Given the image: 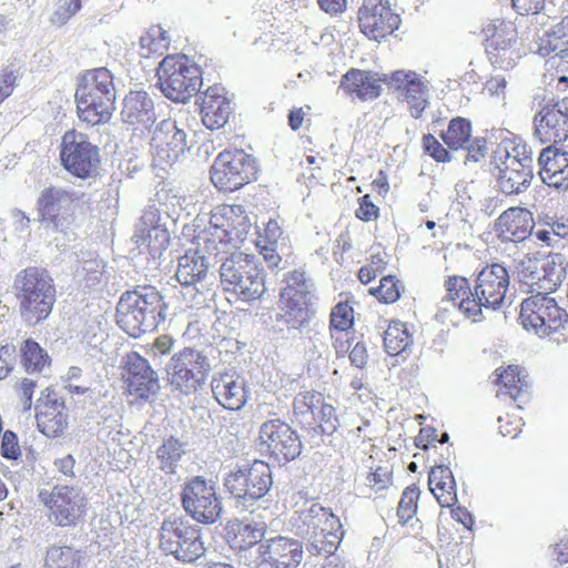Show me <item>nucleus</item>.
I'll list each match as a JSON object with an SVG mask.
<instances>
[{"mask_svg": "<svg viewBox=\"0 0 568 568\" xmlns=\"http://www.w3.org/2000/svg\"><path fill=\"white\" fill-rule=\"evenodd\" d=\"M252 223L241 205L222 204L211 211L209 226L195 236L196 248L179 258L175 277L181 285L199 284L207 273L205 254L217 257L237 248L251 231Z\"/></svg>", "mask_w": 568, "mask_h": 568, "instance_id": "nucleus-1", "label": "nucleus"}, {"mask_svg": "<svg viewBox=\"0 0 568 568\" xmlns=\"http://www.w3.org/2000/svg\"><path fill=\"white\" fill-rule=\"evenodd\" d=\"M163 296L153 286L128 291L116 305V322L132 337L154 331L166 317Z\"/></svg>", "mask_w": 568, "mask_h": 568, "instance_id": "nucleus-2", "label": "nucleus"}, {"mask_svg": "<svg viewBox=\"0 0 568 568\" xmlns=\"http://www.w3.org/2000/svg\"><path fill=\"white\" fill-rule=\"evenodd\" d=\"M291 524L313 555H333L344 535L339 518L317 503L296 511Z\"/></svg>", "mask_w": 568, "mask_h": 568, "instance_id": "nucleus-3", "label": "nucleus"}, {"mask_svg": "<svg viewBox=\"0 0 568 568\" xmlns=\"http://www.w3.org/2000/svg\"><path fill=\"white\" fill-rule=\"evenodd\" d=\"M12 290L26 322L39 323L52 312L55 287L47 270L29 266L20 271L14 277Z\"/></svg>", "mask_w": 568, "mask_h": 568, "instance_id": "nucleus-4", "label": "nucleus"}, {"mask_svg": "<svg viewBox=\"0 0 568 568\" xmlns=\"http://www.w3.org/2000/svg\"><path fill=\"white\" fill-rule=\"evenodd\" d=\"M115 87L111 72L98 68L85 72L75 91L78 115L91 125L109 121L114 110Z\"/></svg>", "mask_w": 568, "mask_h": 568, "instance_id": "nucleus-5", "label": "nucleus"}, {"mask_svg": "<svg viewBox=\"0 0 568 568\" xmlns=\"http://www.w3.org/2000/svg\"><path fill=\"white\" fill-rule=\"evenodd\" d=\"M220 266L221 285L244 302L261 300L266 292L265 274L255 255L229 252Z\"/></svg>", "mask_w": 568, "mask_h": 568, "instance_id": "nucleus-6", "label": "nucleus"}, {"mask_svg": "<svg viewBox=\"0 0 568 568\" xmlns=\"http://www.w3.org/2000/svg\"><path fill=\"white\" fill-rule=\"evenodd\" d=\"M473 290V297L465 298L460 312L473 322H480L484 308L497 311L506 304L509 274L501 264L487 265L477 274Z\"/></svg>", "mask_w": 568, "mask_h": 568, "instance_id": "nucleus-7", "label": "nucleus"}, {"mask_svg": "<svg viewBox=\"0 0 568 568\" xmlns=\"http://www.w3.org/2000/svg\"><path fill=\"white\" fill-rule=\"evenodd\" d=\"M156 77L162 93L174 102H187L202 85L200 68L185 55L165 57L158 68Z\"/></svg>", "mask_w": 568, "mask_h": 568, "instance_id": "nucleus-8", "label": "nucleus"}, {"mask_svg": "<svg viewBox=\"0 0 568 568\" xmlns=\"http://www.w3.org/2000/svg\"><path fill=\"white\" fill-rule=\"evenodd\" d=\"M519 320L526 329L546 337L566 328L568 313L549 293H537L521 302Z\"/></svg>", "mask_w": 568, "mask_h": 568, "instance_id": "nucleus-9", "label": "nucleus"}, {"mask_svg": "<svg viewBox=\"0 0 568 568\" xmlns=\"http://www.w3.org/2000/svg\"><path fill=\"white\" fill-rule=\"evenodd\" d=\"M160 548L183 562H193L204 554L199 529L182 516H168L160 528Z\"/></svg>", "mask_w": 568, "mask_h": 568, "instance_id": "nucleus-10", "label": "nucleus"}, {"mask_svg": "<svg viewBox=\"0 0 568 568\" xmlns=\"http://www.w3.org/2000/svg\"><path fill=\"white\" fill-rule=\"evenodd\" d=\"M210 371L209 358L191 347L175 353L166 365L171 386L183 394L196 392L205 383Z\"/></svg>", "mask_w": 568, "mask_h": 568, "instance_id": "nucleus-11", "label": "nucleus"}, {"mask_svg": "<svg viewBox=\"0 0 568 568\" xmlns=\"http://www.w3.org/2000/svg\"><path fill=\"white\" fill-rule=\"evenodd\" d=\"M210 173L219 190L232 192L255 178V160L242 150L224 151L214 160Z\"/></svg>", "mask_w": 568, "mask_h": 568, "instance_id": "nucleus-12", "label": "nucleus"}, {"mask_svg": "<svg viewBox=\"0 0 568 568\" xmlns=\"http://www.w3.org/2000/svg\"><path fill=\"white\" fill-rule=\"evenodd\" d=\"M182 505L193 519L203 524L215 523L222 513L215 483L201 476L192 477L184 484Z\"/></svg>", "mask_w": 568, "mask_h": 568, "instance_id": "nucleus-13", "label": "nucleus"}, {"mask_svg": "<svg viewBox=\"0 0 568 568\" xmlns=\"http://www.w3.org/2000/svg\"><path fill=\"white\" fill-rule=\"evenodd\" d=\"M40 501L49 509L50 520L59 527L77 526L85 515L87 499L77 488L55 486L39 493Z\"/></svg>", "mask_w": 568, "mask_h": 568, "instance_id": "nucleus-14", "label": "nucleus"}, {"mask_svg": "<svg viewBox=\"0 0 568 568\" xmlns=\"http://www.w3.org/2000/svg\"><path fill=\"white\" fill-rule=\"evenodd\" d=\"M60 158L64 169L81 179L92 176L100 163L98 146L85 134L75 130L68 131L62 136Z\"/></svg>", "mask_w": 568, "mask_h": 568, "instance_id": "nucleus-15", "label": "nucleus"}, {"mask_svg": "<svg viewBox=\"0 0 568 568\" xmlns=\"http://www.w3.org/2000/svg\"><path fill=\"white\" fill-rule=\"evenodd\" d=\"M150 152L159 166L171 165L187 149L185 131L173 119H163L150 128Z\"/></svg>", "mask_w": 568, "mask_h": 568, "instance_id": "nucleus-16", "label": "nucleus"}, {"mask_svg": "<svg viewBox=\"0 0 568 568\" xmlns=\"http://www.w3.org/2000/svg\"><path fill=\"white\" fill-rule=\"evenodd\" d=\"M271 485V468L262 460H254L250 467L230 473L224 480L226 489L236 498L244 500L263 497Z\"/></svg>", "mask_w": 568, "mask_h": 568, "instance_id": "nucleus-17", "label": "nucleus"}, {"mask_svg": "<svg viewBox=\"0 0 568 568\" xmlns=\"http://www.w3.org/2000/svg\"><path fill=\"white\" fill-rule=\"evenodd\" d=\"M260 446L277 462L295 459L301 454L302 442L291 426L280 419H271L261 425Z\"/></svg>", "mask_w": 568, "mask_h": 568, "instance_id": "nucleus-18", "label": "nucleus"}, {"mask_svg": "<svg viewBox=\"0 0 568 568\" xmlns=\"http://www.w3.org/2000/svg\"><path fill=\"white\" fill-rule=\"evenodd\" d=\"M388 87L407 104L409 114L419 119L429 104V82L412 70H397L389 75Z\"/></svg>", "mask_w": 568, "mask_h": 568, "instance_id": "nucleus-19", "label": "nucleus"}, {"mask_svg": "<svg viewBox=\"0 0 568 568\" xmlns=\"http://www.w3.org/2000/svg\"><path fill=\"white\" fill-rule=\"evenodd\" d=\"M400 23L388 0H364L358 10L361 31L369 39L379 40L393 33Z\"/></svg>", "mask_w": 568, "mask_h": 568, "instance_id": "nucleus-20", "label": "nucleus"}, {"mask_svg": "<svg viewBox=\"0 0 568 568\" xmlns=\"http://www.w3.org/2000/svg\"><path fill=\"white\" fill-rule=\"evenodd\" d=\"M123 369L131 395L143 399L156 395L160 389L159 377L148 359L136 352H131L124 358Z\"/></svg>", "mask_w": 568, "mask_h": 568, "instance_id": "nucleus-21", "label": "nucleus"}, {"mask_svg": "<svg viewBox=\"0 0 568 568\" xmlns=\"http://www.w3.org/2000/svg\"><path fill=\"white\" fill-rule=\"evenodd\" d=\"M36 418L39 430L50 438L60 437L68 428L65 406L53 389L47 387L36 405Z\"/></svg>", "mask_w": 568, "mask_h": 568, "instance_id": "nucleus-22", "label": "nucleus"}, {"mask_svg": "<svg viewBox=\"0 0 568 568\" xmlns=\"http://www.w3.org/2000/svg\"><path fill=\"white\" fill-rule=\"evenodd\" d=\"M535 134L544 143L568 139V102L558 101L545 105L535 116Z\"/></svg>", "mask_w": 568, "mask_h": 568, "instance_id": "nucleus-23", "label": "nucleus"}, {"mask_svg": "<svg viewBox=\"0 0 568 568\" xmlns=\"http://www.w3.org/2000/svg\"><path fill=\"white\" fill-rule=\"evenodd\" d=\"M77 197L73 192L59 186L45 187L38 199V210L43 222L62 229Z\"/></svg>", "mask_w": 568, "mask_h": 568, "instance_id": "nucleus-24", "label": "nucleus"}, {"mask_svg": "<svg viewBox=\"0 0 568 568\" xmlns=\"http://www.w3.org/2000/svg\"><path fill=\"white\" fill-rule=\"evenodd\" d=\"M133 240L138 245H145L152 256L160 255L166 248L170 235L155 205H149L143 211Z\"/></svg>", "mask_w": 568, "mask_h": 568, "instance_id": "nucleus-25", "label": "nucleus"}, {"mask_svg": "<svg viewBox=\"0 0 568 568\" xmlns=\"http://www.w3.org/2000/svg\"><path fill=\"white\" fill-rule=\"evenodd\" d=\"M215 400L229 410H241L248 398L245 377L236 372H225L215 375L211 382Z\"/></svg>", "mask_w": 568, "mask_h": 568, "instance_id": "nucleus-26", "label": "nucleus"}, {"mask_svg": "<svg viewBox=\"0 0 568 568\" xmlns=\"http://www.w3.org/2000/svg\"><path fill=\"white\" fill-rule=\"evenodd\" d=\"M264 561L275 568H295L303 559V546L300 540L277 536L261 544L257 549Z\"/></svg>", "mask_w": 568, "mask_h": 568, "instance_id": "nucleus-27", "label": "nucleus"}, {"mask_svg": "<svg viewBox=\"0 0 568 568\" xmlns=\"http://www.w3.org/2000/svg\"><path fill=\"white\" fill-rule=\"evenodd\" d=\"M518 156V152L516 155L507 152L505 166L499 170L498 187L505 194L523 192L532 179L531 158L528 155Z\"/></svg>", "mask_w": 568, "mask_h": 568, "instance_id": "nucleus-28", "label": "nucleus"}, {"mask_svg": "<svg viewBox=\"0 0 568 568\" xmlns=\"http://www.w3.org/2000/svg\"><path fill=\"white\" fill-rule=\"evenodd\" d=\"M121 119L133 130H150L156 119L152 98L145 91H130L123 100Z\"/></svg>", "mask_w": 568, "mask_h": 568, "instance_id": "nucleus-29", "label": "nucleus"}, {"mask_svg": "<svg viewBox=\"0 0 568 568\" xmlns=\"http://www.w3.org/2000/svg\"><path fill=\"white\" fill-rule=\"evenodd\" d=\"M538 164L545 184L556 190H568V152L547 146L539 154Z\"/></svg>", "mask_w": 568, "mask_h": 568, "instance_id": "nucleus-30", "label": "nucleus"}, {"mask_svg": "<svg viewBox=\"0 0 568 568\" xmlns=\"http://www.w3.org/2000/svg\"><path fill=\"white\" fill-rule=\"evenodd\" d=\"M496 384L499 386L496 396L500 399L509 398L518 408L529 399V383L527 375L517 365L496 371Z\"/></svg>", "mask_w": 568, "mask_h": 568, "instance_id": "nucleus-31", "label": "nucleus"}, {"mask_svg": "<svg viewBox=\"0 0 568 568\" xmlns=\"http://www.w3.org/2000/svg\"><path fill=\"white\" fill-rule=\"evenodd\" d=\"M231 102L221 85L210 87L202 97L201 114L203 124L210 130H217L227 122Z\"/></svg>", "mask_w": 568, "mask_h": 568, "instance_id": "nucleus-32", "label": "nucleus"}, {"mask_svg": "<svg viewBox=\"0 0 568 568\" xmlns=\"http://www.w3.org/2000/svg\"><path fill=\"white\" fill-rule=\"evenodd\" d=\"M496 227L504 240L521 242L531 234L532 214L523 207H509L500 214Z\"/></svg>", "mask_w": 568, "mask_h": 568, "instance_id": "nucleus-33", "label": "nucleus"}, {"mask_svg": "<svg viewBox=\"0 0 568 568\" xmlns=\"http://www.w3.org/2000/svg\"><path fill=\"white\" fill-rule=\"evenodd\" d=\"M388 81L387 74L352 69L343 77L341 87L349 93H355L362 100H373L379 97L382 82L388 84Z\"/></svg>", "mask_w": 568, "mask_h": 568, "instance_id": "nucleus-34", "label": "nucleus"}, {"mask_svg": "<svg viewBox=\"0 0 568 568\" xmlns=\"http://www.w3.org/2000/svg\"><path fill=\"white\" fill-rule=\"evenodd\" d=\"M535 50L540 55L550 53L565 57L568 54V16L561 22L536 31Z\"/></svg>", "mask_w": 568, "mask_h": 568, "instance_id": "nucleus-35", "label": "nucleus"}, {"mask_svg": "<svg viewBox=\"0 0 568 568\" xmlns=\"http://www.w3.org/2000/svg\"><path fill=\"white\" fill-rule=\"evenodd\" d=\"M265 530L264 523L230 521L226 527L227 542L235 550H247L263 539Z\"/></svg>", "mask_w": 568, "mask_h": 568, "instance_id": "nucleus-36", "label": "nucleus"}, {"mask_svg": "<svg viewBox=\"0 0 568 568\" xmlns=\"http://www.w3.org/2000/svg\"><path fill=\"white\" fill-rule=\"evenodd\" d=\"M353 324L354 311L352 306L347 303H338L333 307L331 312L329 332L337 354L347 352V347H345L344 343L341 341V335L347 334L353 327Z\"/></svg>", "mask_w": 568, "mask_h": 568, "instance_id": "nucleus-37", "label": "nucleus"}, {"mask_svg": "<svg viewBox=\"0 0 568 568\" xmlns=\"http://www.w3.org/2000/svg\"><path fill=\"white\" fill-rule=\"evenodd\" d=\"M285 307V322L295 329L306 326L315 314L312 300L292 298L281 300Z\"/></svg>", "mask_w": 568, "mask_h": 568, "instance_id": "nucleus-38", "label": "nucleus"}, {"mask_svg": "<svg viewBox=\"0 0 568 568\" xmlns=\"http://www.w3.org/2000/svg\"><path fill=\"white\" fill-rule=\"evenodd\" d=\"M412 344L413 338L407 329L406 324L399 321L390 322L384 333L385 352L390 356H398L403 354Z\"/></svg>", "mask_w": 568, "mask_h": 568, "instance_id": "nucleus-39", "label": "nucleus"}, {"mask_svg": "<svg viewBox=\"0 0 568 568\" xmlns=\"http://www.w3.org/2000/svg\"><path fill=\"white\" fill-rule=\"evenodd\" d=\"M517 39L515 41L504 39L503 41L487 44L486 51L494 68L509 70L516 65L520 58L518 51L514 48Z\"/></svg>", "mask_w": 568, "mask_h": 568, "instance_id": "nucleus-40", "label": "nucleus"}, {"mask_svg": "<svg viewBox=\"0 0 568 568\" xmlns=\"http://www.w3.org/2000/svg\"><path fill=\"white\" fill-rule=\"evenodd\" d=\"M471 124L464 118L450 120L448 128L443 132L442 139L450 150L469 149Z\"/></svg>", "mask_w": 568, "mask_h": 568, "instance_id": "nucleus-41", "label": "nucleus"}, {"mask_svg": "<svg viewBox=\"0 0 568 568\" xmlns=\"http://www.w3.org/2000/svg\"><path fill=\"white\" fill-rule=\"evenodd\" d=\"M286 285L281 291V300L306 298L312 300L313 283L301 271H293L286 276Z\"/></svg>", "mask_w": 568, "mask_h": 568, "instance_id": "nucleus-42", "label": "nucleus"}, {"mask_svg": "<svg viewBox=\"0 0 568 568\" xmlns=\"http://www.w3.org/2000/svg\"><path fill=\"white\" fill-rule=\"evenodd\" d=\"M170 44V38L161 26H152L145 34L140 38L142 57L151 54H163Z\"/></svg>", "mask_w": 568, "mask_h": 568, "instance_id": "nucleus-43", "label": "nucleus"}, {"mask_svg": "<svg viewBox=\"0 0 568 568\" xmlns=\"http://www.w3.org/2000/svg\"><path fill=\"white\" fill-rule=\"evenodd\" d=\"M184 453L185 450L181 442L172 437L165 439L156 450L160 468L166 474H174Z\"/></svg>", "mask_w": 568, "mask_h": 568, "instance_id": "nucleus-44", "label": "nucleus"}, {"mask_svg": "<svg viewBox=\"0 0 568 568\" xmlns=\"http://www.w3.org/2000/svg\"><path fill=\"white\" fill-rule=\"evenodd\" d=\"M45 568H79V554L69 546H51L45 551Z\"/></svg>", "mask_w": 568, "mask_h": 568, "instance_id": "nucleus-45", "label": "nucleus"}, {"mask_svg": "<svg viewBox=\"0 0 568 568\" xmlns=\"http://www.w3.org/2000/svg\"><path fill=\"white\" fill-rule=\"evenodd\" d=\"M21 351L27 372H40L48 364V354L34 341L27 339Z\"/></svg>", "mask_w": 568, "mask_h": 568, "instance_id": "nucleus-46", "label": "nucleus"}, {"mask_svg": "<svg viewBox=\"0 0 568 568\" xmlns=\"http://www.w3.org/2000/svg\"><path fill=\"white\" fill-rule=\"evenodd\" d=\"M323 402V395L317 392H303L294 398V413L297 416L304 417L305 422L311 424V419L316 416L318 405Z\"/></svg>", "mask_w": 568, "mask_h": 568, "instance_id": "nucleus-47", "label": "nucleus"}, {"mask_svg": "<svg viewBox=\"0 0 568 568\" xmlns=\"http://www.w3.org/2000/svg\"><path fill=\"white\" fill-rule=\"evenodd\" d=\"M483 32L486 36L488 43L499 42L504 39L507 41H515L517 39V31L511 22L503 20H495L488 22L484 28Z\"/></svg>", "mask_w": 568, "mask_h": 568, "instance_id": "nucleus-48", "label": "nucleus"}, {"mask_svg": "<svg viewBox=\"0 0 568 568\" xmlns=\"http://www.w3.org/2000/svg\"><path fill=\"white\" fill-rule=\"evenodd\" d=\"M447 295L446 298L452 301L454 305L460 310V304L465 298L473 297V287H470L467 278L462 276H450L446 281Z\"/></svg>", "mask_w": 568, "mask_h": 568, "instance_id": "nucleus-49", "label": "nucleus"}, {"mask_svg": "<svg viewBox=\"0 0 568 568\" xmlns=\"http://www.w3.org/2000/svg\"><path fill=\"white\" fill-rule=\"evenodd\" d=\"M312 420L317 423V427L321 428L322 433L331 435L338 426L336 408L323 399L318 405L316 416H313Z\"/></svg>", "mask_w": 568, "mask_h": 568, "instance_id": "nucleus-50", "label": "nucleus"}, {"mask_svg": "<svg viewBox=\"0 0 568 568\" xmlns=\"http://www.w3.org/2000/svg\"><path fill=\"white\" fill-rule=\"evenodd\" d=\"M419 495V488L414 485L404 490L397 508V515L402 520L407 521L416 513Z\"/></svg>", "mask_w": 568, "mask_h": 568, "instance_id": "nucleus-51", "label": "nucleus"}, {"mask_svg": "<svg viewBox=\"0 0 568 568\" xmlns=\"http://www.w3.org/2000/svg\"><path fill=\"white\" fill-rule=\"evenodd\" d=\"M81 0H60L55 4L50 20L53 24L63 26L81 9Z\"/></svg>", "mask_w": 568, "mask_h": 568, "instance_id": "nucleus-52", "label": "nucleus"}, {"mask_svg": "<svg viewBox=\"0 0 568 568\" xmlns=\"http://www.w3.org/2000/svg\"><path fill=\"white\" fill-rule=\"evenodd\" d=\"M104 265L101 261L89 260L82 263L81 270L77 271L78 277H83L85 286L91 288L101 282Z\"/></svg>", "mask_w": 568, "mask_h": 568, "instance_id": "nucleus-53", "label": "nucleus"}, {"mask_svg": "<svg viewBox=\"0 0 568 568\" xmlns=\"http://www.w3.org/2000/svg\"><path fill=\"white\" fill-rule=\"evenodd\" d=\"M373 294L384 303H394L400 296L399 283L392 275L384 276Z\"/></svg>", "mask_w": 568, "mask_h": 568, "instance_id": "nucleus-54", "label": "nucleus"}, {"mask_svg": "<svg viewBox=\"0 0 568 568\" xmlns=\"http://www.w3.org/2000/svg\"><path fill=\"white\" fill-rule=\"evenodd\" d=\"M36 387L37 382L31 378H22L16 383L13 390L23 412L31 409Z\"/></svg>", "mask_w": 568, "mask_h": 568, "instance_id": "nucleus-55", "label": "nucleus"}, {"mask_svg": "<svg viewBox=\"0 0 568 568\" xmlns=\"http://www.w3.org/2000/svg\"><path fill=\"white\" fill-rule=\"evenodd\" d=\"M432 493L442 507H450L454 505L457 501V494L453 473H450V477L445 480V485H438L433 488Z\"/></svg>", "mask_w": 568, "mask_h": 568, "instance_id": "nucleus-56", "label": "nucleus"}, {"mask_svg": "<svg viewBox=\"0 0 568 568\" xmlns=\"http://www.w3.org/2000/svg\"><path fill=\"white\" fill-rule=\"evenodd\" d=\"M0 447L1 455L6 459L16 460L21 456V448L18 442V436L11 430H6L2 434Z\"/></svg>", "mask_w": 568, "mask_h": 568, "instance_id": "nucleus-57", "label": "nucleus"}, {"mask_svg": "<svg viewBox=\"0 0 568 568\" xmlns=\"http://www.w3.org/2000/svg\"><path fill=\"white\" fill-rule=\"evenodd\" d=\"M423 146L437 162L450 161L449 152L432 134H427L423 138Z\"/></svg>", "mask_w": 568, "mask_h": 568, "instance_id": "nucleus-58", "label": "nucleus"}, {"mask_svg": "<svg viewBox=\"0 0 568 568\" xmlns=\"http://www.w3.org/2000/svg\"><path fill=\"white\" fill-rule=\"evenodd\" d=\"M392 481V476L386 468L378 467L366 477V484L375 491L385 489Z\"/></svg>", "mask_w": 568, "mask_h": 568, "instance_id": "nucleus-59", "label": "nucleus"}, {"mask_svg": "<svg viewBox=\"0 0 568 568\" xmlns=\"http://www.w3.org/2000/svg\"><path fill=\"white\" fill-rule=\"evenodd\" d=\"M355 214L362 221H373L378 215V207L371 201L369 195L366 194L359 199V206Z\"/></svg>", "mask_w": 568, "mask_h": 568, "instance_id": "nucleus-60", "label": "nucleus"}, {"mask_svg": "<svg viewBox=\"0 0 568 568\" xmlns=\"http://www.w3.org/2000/svg\"><path fill=\"white\" fill-rule=\"evenodd\" d=\"M16 348L11 345L0 347V381L6 378L12 369Z\"/></svg>", "mask_w": 568, "mask_h": 568, "instance_id": "nucleus-61", "label": "nucleus"}, {"mask_svg": "<svg viewBox=\"0 0 568 568\" xmlns=\"http://www.w3.org/2000/svg\"><path fill=\"white\" fill-rule=\"evenodd\" d=\"M507 80L503 74L493 75L485 84V90L490 97L501 98L505 97V89Z\"/></svg>", "mask_w": 568, "mask_h": 568, "instance_id": "nucleus-62", "label": "nucleus"}, {"mask_svg": "<svg viewBox=\"0 0 568 568\" xmlns=\"http://www.w3.org/2000/svg\"><path fill=\"white\" fill-rule=\"evenodd\" d=\"M173 344L174 341L171 336L161 335L150 346V354L153 357L164 356L171 352Z\"/></svg>", "mask_w": 568, "mask_h": 568, "instance_id": "nucleus-63", "label": "nucleus"}, {"mask_svg": "<svg viewBox=\"0 0 568 568\" xmlns=\"http://www.w3.org/2000/svg\"><path fill=\"white\" fill-rule=\"evenodd\" d=\"M257 246L260 247V253L264 257L268 267L270 268L278 267L282 258L276 251V244L265 243L262 245L261 242H258Z\"/></svg>", "mask_w": 568, "mask_h": 568, "instance_id": "nucleus-64", "label": "nucleus"}]
</instances>
